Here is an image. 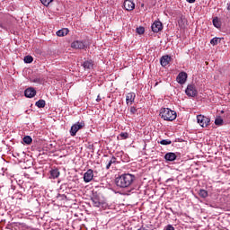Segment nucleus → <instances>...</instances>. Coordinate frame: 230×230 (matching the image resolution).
I'll use <instances>...</instances> for the list:
<instances>
[{
  "label": "nucleus",
  "instance_id": "nucleus-1",
  "mask_svg": "<svg viewBox=\"0 0 230 230\" xmlns=\"http://www.w3.org/2000/svg\"><path fill=\"white\" fill-rule=\"evenodd\" d=\"M134 181H136V176L134 174L124 173L118 176L115 182L118 188H130V186L134 184Z\"/></svg>",
  "mask_w": 230,
  "mask_h": 230
},
{
  "label": "nucleus",
  "instance_id": "nucleus-2",
  "mask_svg": "<svg viewBox=\"0 0 230 230\" xmlns=\"http://www.w3.org/2000/svg\"><path fill=\"white\" fill-rule=\"evenodd\" d=\"M160 116L165 121H173V119H177V112L172 111L170 108H164L160 111Z\"/></svg>",
  "mask_w": 230,
  "mask_h": 230
},
{
  "label": "nucleus",
  "instance_id": "nucleus-3",
  "mask_svg": "<svg viewBox=\"0 0 230 230\" xmlns=\"http://www.w3.org/2000/svg\"><path fill=\"white\" fill-rule=\"evenodd\" d=\"M185 93L190 98H195V96L199 94V91H197V87L195 86V84H188L185 90Z\"/></svg>",
  "mask_w": 230,
  "mask_h": 230
},
{
  "label": "nucleus",
  "instance_id": "nucleus-4",
  "mask_svg": "<svg viewBox=\"0 0 230 230\" xmlns=\"http://www.w3.org/2000/svg\"><path fill=\"white\" fill-rule=\"evenodd\" d=\"M197 121L200 127H202L203 128H206V127H208L211 119L206 116L198 115Z\"/></svg>",
  "mask_w": 230,
  "mask_h": 230
},
{
  "label": "nucleus",
  "instance_id": "nucleus-5",
  "mask_svg": "<svg viewBox=\"0 0 230 230\" xmlns=\"http://www.w3.org/2000/svg\"><path fill=\"white\" fill-rule=\"evenodd\" d=\"M84 127L85 123L84 121L74 124L70 128V136H76V132H78V130H81V128H84Z\"/></svg>",
  "mask_w": 230,
  "mask_h": 230
},
{
  "label": "nucleus",
  "instance_id": "nucleus-6",
  "mask_svg": "<svg viewBox=\"0 0 230 230\" xmlns=\"http://www.w3.org/2000/svg\"><path fill=\"white\" fill-rule=\"evenodd\" d=\"M188 80V74H186V72H181L179 73V75L176 77V81L178 82V84H180L181 85H184V84H186V81Z\"/></svg>",
  "mask_w": 230,
  "mask_h": 230
},
{
  "label": "nucleus",
  "instance_id": "nucleus-7",
  "mask_svg": "<svg viewBox=\"0 0 230 230\" xmlns=\"http://www.w3.org/2000/svg\"><path fill=\"white\" fill-rule=\"evenodd\" d=\"M94 178V172L93 169L87 170L84 174V182H91L93 179Z\"/></svg>",
  "mask_w": 230,
  "mask_h": 230
},
{
  "label": "nucleus",
  "instance_id": "nucleus-8",
  "mask_svg": "<svg viewBox=\"0 0 230 230\" xmlns=\"http://www.w3.org/2000/svg\"><path fill=\"white\" fill-rule=\"evenodd\" d=\"M123 6L128 12H132L136 8V4L130 0H125Z\"/></svg>",
  "mask_w": 230,
  "mask_h": 230
},
{
  "label": "nucleus",
  "instance_id": "nucleus-9",
  "mask_svg": "<svg viewBox=\"0 0 230 230\" xmlns=\"http://www.w3.org/2000/svg\"><path fill=\"white\" fill-rule=\"evenodd\" d=\"M152 31H154V33H159V31H161V30H163V23L159 21H155L152 26Z\"/></svg>",
  "mask_w": 230,
  "mask_h": 230
},
{
  "label": "nucleus",
  "instance_id": "nucleus-10",
  "mask_svg": "<svg viewBox=\"0 0 230 230\" xmlns=\"http://www.w3.org/2000/svg\"><path fill=\"white\" fill-rule=\"evenodd\" d=\"M71 48H74L75 49H85V43L80 40H75L72 42Z\"/></svg>",
  "mask_w": 230,
  "mask_h": 230
},
{
  "label": "nucleus",
  "instance_id": "nucleus-11",
  "mask_svg": "<svg viewBox=\"0 0 230 230\" xmlns=\"http://www.w3.org/2000/svg\"><path fill=\"white\" fill-rule=\"evenodd\" d=\"M171 61H172V57L165 55L161 58L160 64L163 67H166V66H168V64H170Z\"/></svg>",
  "mask_w": 230,
  "mask_h": 230
},
{
  "label": "nucleus",
  "instance_id": "nucleus-12",
  "mask_svg": "<svg viewBox=\"0 0 230 230\" xmlns=\"http://www.w3.org/2000/svg\"><path fill=\"white\" fill-rule=\"evenodd\" d=\"M35 94H37V91L33 87L27 88L24 91V95L26 96V98H33Z\"/></svg>",
  "mask_w": 230,
  "mask_h": 230
},
{
  "label": "nucleus",
  "instance_id": "nucleus-13",
  "mask_svg": "<svg viewBox=\"0 0 230 230\" xmlns=\"http://www.w3.org/2000/svg\"><path fill=\"white\" fill-rule=\"evenodd\" d=\"M136 100V93H129L126 96V103L127 105H132L134 103V101Z\"/></svg>",
  "mask_w": 230,
  "mask_h": 230
},
{
  "label": "nucleus",
  "instance_id": "nucleus-14",
  "mask_svg": "<svg viewBox=\"0 0 230 230\" xmlns=\"http://www.w3.org/2000/svg\"><path fill=\"white\" fill-rule=\"evenodd\" d=\"M94 208H100V206H102V199H100V196L95 195L93 197H92L91 199Z\"/></svg>",
  "mask_w": 230,
  "mask_h": 230
},
{
  "label": "nucleus",
  "instance_id": "nucleus-15",
  "mask_svg": "<svg viewBox=\"0 0 230 230\" xmlns=\"http://www.w3.org/2000/svg\"><path fill=\"white\" fill-rule=\"evenodd\" d=\"M165 161L172 162L177 159V155L175 153H167L164 155Z\"/></svg>",
  "mask_w": 230,
  "mask_h": 230
},
{
  "label": "nucleus",
  "instance_id": "nucleus-16",
  "mask_svg": "<svg viewBox=\"0 0 230 230\" xmlns=\"http://www.w3.org/2000/svg\"><path fill=\"white\" fill-rule=\"evenodd\" d=\"M60 177V172L58 169H52L50 171V179H58Z\"/></svg>",
  "mask_w": 230,
  "mask_h": 230
},
{
  "label": "nucleus",
  "instance_id": "nucleus-17",
  "mask_svg": "<svg viewBox=\"0 0 230 230\" xmlns=\"http://www.w3.org/2000/svg\"><path fill=\"white\" fill-rule=\"evenodd\" d=\"M69 33V30L66 28L61 29L57 31L58 37H66Z\"/></svg>",
  "mask_w": 230,
  "mask_h": 230
},
{
  "label": "nucleus",
  "instance_id": "nucleus-18",
  "mask_svg": "<svg viewBox=\"0 0 230 230\" xmlns=\"http://www.w3.org/2000/svg\"><path fill=\"white\" fill-rule=\"evenodd\" d=\"M93 66H94V64L93 63V60H86L83 63V67L84 69H93Z\"/></svg>",
  "mask_w": 230,
  "mask_h": 230
},
{
  "label": "nucleus",
  "instance_id": "nucleus-19",
  "mask_svg": "<svg viewBox=\"0 0 230 230\" xmlns=\"http://www.w3.org/2000/svg\"><path fill=\"white\" fill-rule=\"evenodd\" d=\"M35 105L39 109H44L46 107V101L39 100L38 102H36Z\"/></svg>",
  "mask_w": 230,
  "mask_h": 230
},
{
  "label": "nucleus",
  "instance_id": "nucleus-20",
  "mask_svg": "<svg viewBox=\"0 0 230 230\" xmlns=\"http://www.w3.org/2000/svg\"><path fill=\"white\" fill-rule=\"evenodd\" d=\"M222 39L224 38H213L211 40H210V44L212 46H217V44H220V42L222 41Z\"/></svg>",
  "mask_w": 230,
  "mask_h": 230
},
{
  "label": "nucleus",
  "instance_id": "nucleus-21",
  "mask_svg": "<svg viewBox=\"0 0 230 230\" xmlns=\"http://www.w3.org/2000/svg\"><path fill=\"white\" fill-rule=\"evenodd\" d=\"M112 164H116V157L112 156L111 159L106 164V170H109Z\"/></svg>",
  "mask_w": 230,
  "mask_h": 230
},
{
  "label": "nucleus",
  "instance_id": "nucleus-22",
  "mask_svg": "<svg viewBox=\"0 0 230 230\" xmlns=\"http://www.w3.org/2000/svg\"><path fill=\"white\" fill-rule=\"evenodd\" d=\"M22 141L25 143V145H31V141H33V139L30 136H25Z\"/></svg>",
  "mask_w": 230,
  "mask_h": 230
},
{
  "label": "nucleus",
  "instance_id": "nucleus-23",
  "mask_svg": "<svg viewBox=\"0 0 230 230\" xmlns=\"http://www.w3.org/2000/svg\"><path fill=\"white\" fill-rule=\"evenodd\" d=\"M212 22L215 28H220L222 26V23H220V20H218L217 17L214 18Z\"/></svg>",
  "mask_w": 230,
  "mask_h": 230
},
{
  "label": "nucleus",
  "instance_id": "nucleus-24",
  "mask_svg": "<svg viewBox=\"0 0 230 230\" xmlns=\"http://www.w3.org/2000/svg\"><path fill=\"white\" fill-rule=\"evenodd\" d=\"M23 60H24L25 64H31V62H33V57L25 56Z\"/></svg>",
  "mask_w": 230,
  "mask_h": 230
},
{
  "label": "nucleus",
  "instance_id": "nucleus-25",
  "mask_svg": "<svg viewBox=\"0 0 230 230\" xmlns=\"http://www.w3.org/2000/svg\"><path fill=\"white\" fill-rule=\"evenodd\" d=\"M199 195L202 199H206L208 197V191L206 190H199Z\"/></svg>",
  "mask_w": 230,
  "mask_h": 230
},
{
  "label": "nucleus",
  "instance_id": "nucleus-26",
  "mask_svg": "<svg viewBox=\"0 0 230 230\" xmlns=\"http://www.w3.org/2000/svg\"><path fill=\"white\" fill-rule=\"evenodd\" d=\"M215 125L220 126L224 125V119L222 118L218 117L215 119Z\"/></svg>",
  "mask_w": 230,
  "mask_h": 230
},
{
  "label": "nucleus",
  "instance_id": "nucleus-27",
  "mask_svg": "<svg viewBox=\"0 0 230 230\" xmlns=\"http://www.w3.org/2000/svg\"><path fill=\"white\" fill-rule=\"evenodd\" d=\"M160 145H164V146H166V145H172V140L170 139H164V140H161L159 142Z\"/></svg>",
  "mask_w": 230,
  "mask_h": 230
},
{
  "label": "nucleus",
  "instance_id": "nucleus-28",
  "mask_svg": "<svg viewBox=\"0 0 230 230\" xmlns=\"http://www.w3.org/2000/svg\"><path fill=\"white\" fill-rule=\"evenodd\" d=\"M52 2L53 0H40V3H42L44 6H49V4Z\"/></svg>",
  "mask_w": 230,
  "mask_h": 230
},
{
  "label": "nucleus",
  "instance_id": "nucleus-29",
  "mask_svg": "<svg viewBox=\"0 0 230 230\" xmlns=\"http://www.w3.org/2000/svg\"><path fill=\"white\" fill-rule=\"evenodd\" d=\"M137 33H138V35H143V33H145V28L144 27L137 28Z\"/></svg>",
  "mask_w": 230,
  "mask_h": 230
},
{
  "label": "nucleus",
  "instance_id": "nucleus-30",
  "mask_svg": "<svg viewBox=\"0 0 230 230\" xmlns=\"http://www.w3.org/2000/svg\"><path fill=\"white\" fill-rule=\"evenodd\" d=\"M119 136L122 139H128V133L127 132L120 133Z\"/></svg>",
  "mask_w": 230,
  "mask_h": 230
},
{
  "label": "nucleus",
  "instance_id": "nucleus-31",
  "mask_svg": "<svg viewBox=\"0 0 230 230\" xmlns=\"http://www.w3.org/2000/svg\"><path fill=\"white\" fill-rule=\"evenodd\" d=\"M129 112L130 114H136V112H137V109H136V107H131Z\"/></svg>",
  "mask_w": 230,
  "mask_h": 230
},
{
  "label": "nucleus",
  "instance_id": "nucleus-32",
  "mask_svg": "<svg viewBox=\"0 0 230 230\" xmlns=\"http://www.w3.org/2000/svg\"><path fill=\"white\" fill-rule=\"evenodd\" d=\"M165 230H175V228L172 225H168L165 226Z\"/></svg>",
  "mask_w": 230,
  "mask_h": 230
},
{
  "label": "nucleus",
  "instance_id": "nucleus-33",
  "mask_svg": "<svg viewBox=\"0 0 230 230\" xmlns=\"http://www.w3.org/2000/svg\"><path fill=\"white\" fill-rule=\"evenodd\" d=\"M101 100H102V97L100 95H98L96 98V102H100Z\"/></svg>",
  "mask_w": 230,
  "mask_h": 230
},
{
  "label": "nucleus",
  "instance_id": "nucleus-34",
  "mask_svg": "<svg viewBox=\"0 0 230 230\" xmlns=\"http://www.w3.org/2000/svg\"><path fill=\"white\" fill-rule=\"evenodd\" d=\"M195 1H196V0H187V3L192 4V3H195Z\"/></svg>",
  "mask_w": 230,
  "mask_h": 230
},
{
  "label": "nucleus",
  "instance_id": "nucleus-35",
  "mask_svg": "<svg viewBox=\"0 0 230 230\" xmlns=\"http://www.w3.org/2000/svg\"><path fill=\"white\" fill-rule=\"evenodd\" d=\"M0 28H3V30H6V27H4L3 24L0 23Z\"/></svg>",
  "mask_w": 230,
  "mask_h": 230
},
{
  "label": "nucleus",
  "instance_id": "nucleus-36",
  "mask_svg": "<svg viewBox=\"0 0 230 230\" xmlns=\"http://www.w3.org/2000/svg\"><path fill=\"white\" fill-rule=\"evenodd\" d=\"M221 113L224 114V111H222Z\"/></svg>",
  "mask_w": 230,
  "mask_h": 230
}]
</instances>
